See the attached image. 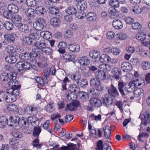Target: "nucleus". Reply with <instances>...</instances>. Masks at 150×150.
I'll return each instance as SVG.
<instances>
[{
  "label": "nucleus",
  "mask_w": 150,
  "mask_h": 150,
  "mask_svg": "<svg viewBox=\"0 0 150 150\" xmlns=\"http://www.w3.org/2000/svg\"><path fill=\"white\" fill-rule=\"evenodd\" d=\"M7 9L9 10L13 15L18 13L19 11L18 6L13 4H9L7 7Z\"/></svg>",
  "instance_id": "obj_32"
},
{
  "label": "nucleus",
  "mask_w": 150,
  "mask_h": 150,
  "mask_svg": "<svg viewBox=\"0 0 150 150\" xmlns=\"http://www.w3.org/2000/svg\"><path fill=\"white\" fill-rule=\"evenodd\" d=\"M100 100L102 103V105L103 104L105 106L112 104L113 101V99L108 94L103 95L100 99Z\"/></svg>",
  "instance_id": "obj_11"
},
{
  "label": "nucleus",
  "mask_w": 150,
  "mask_h": 150,
  "mask_svg": "<svg viewBox=\"0 0 150 150\" xmlns=\"http://www.w3.org/2000/svg\"><path fill=\"white\" fill-rule=\"evenodd\" d=\"M142 68L144 70H147L150 69V63L148 62H142Z\"/></svg>",
  "instance_id": "obj_64"
},
{
  "label": "nucleus",
  "mask_w": 150,
  "mask_h": 150,
  "mask_svg": "<svg viewBox=\"0 0 150 150\" xmlns=\"http://www.w3.org/2000/svg\"><path fill=\"white\" fill-rule=\"evenodd\" d=\"M112 73L115 79L117 80L120 79L122 75V72L120 69L116 67L114 68L112 70Z\"/></svg>",
  "instance_id": "obj_27"
},
{
  "label": "nucleus",
  "mask_w": 150,
  "mask_h": 150,
  "mask_svg": "<svg viewBox=\"0 0 150 150\" xmlns=\"http://www.w3.org/2000/svg\"><path fill=\"white\" fill-rule=\"evenodd\" d=\"M47 45L46 43L44 41H40V44L38 47V50H40L43 52V50L46 48Z\"/></svg>",
  "instance_id": "obj_57"
},
{
  "label": "nucleus",
  "mask_w": 150,
  "mask_h": 150,
  "mask_svg": "<svg viewBox=\"0 0 150 150\" xmlns=\"http://www.w3.org/2000/svg\"><path fill=\"white\" fill-rule=\"evenodd\" d=\"M86 16L87 20L90 21H95L97 18L96 14L93 12L88 13Z\"/></svg>",
  "instance_id": "obj_33"
},
{
  "label": "nucleus",
  "mask_w": 150,
  "mask_h": 150,
  "mask_svg": "<svg viewBox=\"0 0 150 150\" xmlns=\"http://www.w3.org/2000/svg\"><path fill=\"white\" fill-rule=\"evenodd\" d=\"M13 136L14 138L20 139L23 136L22 133L18 130H15L12 133Z\"/></svg>",
  "instance_id": "obj_51"
},
{
  "label": "nucleus",
  "mask_w": 150,
  "mask_h": 150,
  "mask_svg": "<svg viewBox=\"0 0 150 150\" xmlns=\"http://www.w3.org/2000/svg\"><path fill=\"white\" fill-rule=\"evenodd\" d=\"M48 10L49 13L50 14L53 15H56L58 14H59V10L58 7L56 6L51 7L49 8Z\"/></svg>",
  "instance_id": "obj_46"
},
{
  "label": "nucleus",
  "mask_w": 150,
  "mask_h": 150,
  "mask_svg": "<svg viewBox=\"0 0 150 150\" xmlns=\"http://www.w3.org/2000/svg\"><path fill=\"white\" fill-rule=\"evenodd\" d=\"M21 85H12L11 86V90H13V92H14L15 91H16L17 92L16 93V95H18V94H19V90L21 88Z\"/></svg>",
  "instance_id": "obj_55"
},
{
  "label": "nucleus",
  "mask_w": 150,
  "mask_h": 150,
  "mask_svg": "<svg viewBox=\"0 0 150 150\" xmlns=\"http://www.w3.org/2000/svg\"><path fill=\"white\" fill-rule=\"evenodd\" d=\"M10 92H11V102H14L16 101L17 99V98L18 96H19V94H18V95H17L16 96V93L17 92H16V91H15L14 92H13V90H12L11 91H10Z\"/></svg>",
  "instance_id": "obj_59"
},
{
  "label": "nucleus",
  "mask_w": 150,
  "mask_h": 150,
  "mask_svg": "<svg viewBox=\"0 0 150 150\" xmlns=\"http://www.w3.org/2000/svg\"><path fill=\"white\" fill-rule=\"evenodd\" d=\"M2 119L1 116L0 118V128H4L6 127V124L7 125L8 120L5 116H2Z\"/></svg>",
  "instance_id": "obj_45"
},
{
  "label": "nucleus",
  "mask_w": 150,
  "mask_h": 150,
  "mask_svg": "<svg viewBox=\"0 0 150 150\" xmlns=\"http://www.w3.org/2000/svg\"><path fill=\"white\" fill-rule=\"evenodd\" d=\"M11 19L14 23L18 25L19 23H21L22 18L21 16L16 14L13 15Z\"/></svg>",
  "instance_id": "obj_31"
},
{
  "label": "nucleus",
  "mask_w": 150,
  "mask_h": 150,
  "mask_svg": "<svg viewBox=\"0 0 150 150\" xmlns=\"http://www.w3.org/2000/svg\"><path fill=\"white\" fill-rule=\"evenodd\" d=\"M52 70V68H51L49 67H47L44 69V75L43 76L46 78V79H48L47 78L50 76V73L51 72Z\"/></svg>",
  "instance_id": "obj_44"
},
{
  "label": "nucleus",
  "mask_w": 150,
  "mask_h": 150,
  "mask_svg": "<svg viewBox=\"0 0 150 150\" xmlns=\"http://www.w3.org/2000/svg\"><path fill=\"white\" fill-rule=\"evenodd\" d=\"M18 107L14 104L10 103L8 104L6 108L4 109V111L6 112H17Z\"/></svg>",
  "instance_id": "obj_17"
},
{
  "label": "nucleus",
  "mask_w": 150,
  "mask_h": 150,
  "mask_svg": "<svg viewBox=\"0 0 150 150\" xmlns=\"http://www.w3.org/2000/svg\"><path fill=\"white\" fill-rule=\"evenodd\" d=\"M19 139L15 138L11 139L9 141L11 148L13 149L16 150L18 149L19 142Z\"/></svg>",
  "instance_id": "obj_19"
},
{
  "label": "nucleus",
  "mask_w": 150,
  "mask_h": 150,
  "mask_svg": "<svg viewBox=\"0 0 150 150\" xmlns=\"http://www.w3.org/2000/svg\"><path fill=\"white\" fill-rule=\"evenodd\" d=\"M33 39L29 36H25L23 38V42L26 45H33Z\"/></svg>",
  "instance_id": "obj_42"
},
{
  "label": "nucleus",
  "mask_w": 150,
  "mask_h": 150,
  "mask_svg": "<svg viewBox=\"0 0 150 150\" xmlns=\"http://www.w3.org/2000/svg\"><path fill=\"white\" fill-rule=\"evenodd\" d=\"M108 12L110 17L111 18H115V17L117 16L116 14L117 11L115 8L111 7L108 9Z\"/></svg>",
  "instance_id": "obj_47"
},
{
  "label": "nucleus",
  "mask_w": 150,
  "mask_h": 150,
  "mask_svg": "<svg viewBox=\"0 0 150 150\" xmlns=\"http://www.w3.org/2000/svg\"><path fill=\"white\" fill-rule=\"evenodd\" d=\"M76 83L78 86L80 87L86 88L88 85V81L84 78H77Z\"/></svg>",
  "instance_id": "obj_18"
},
{
  "label": "nucleus",
  "mask_w": 150,
  "mask_h": 150,
  "mask_svg": "<svg viewBox=\"0 0 150 150\" xmlns=\"http://www.w3.org/2000/svg\"><path fill=\"white\" fill-rule=\"evenodd\" d=\"M68 48L70 51L73 52H78L80 50L79 46L75 43L69 45Z\"/></svg>",
  "instance_id": "obj_36"
},
{
  "label": "nucleus",
  "mask_w": 150,
  "mask_h": 150,
  "mask_svg": "<svg viewBox=\"0 0 150 150\" xmlns=\"http://www.w3.org/2000/svg\"><path fill=\"white\" fill-rule=\"evenodd\" d=\"M91 86L94 87L97 91H100L103 89V87L101 84L100 80L96 78L91 79L90 81Z\"/></svg>",
  "instance_id": "obj_5"
},
{
  "label": "nucleus",
  "mask_w": 150,
  "mask_h": 150,
  "mask_svg": "<svg viewBox=\"0 0 150 150\" xmlns=\"http://www.w3.org/2000/svg\"><path fill=\"white\" fill-rule=\"evenodd\" d=\"M13 78L16 79L15 76H13V74H9L5 72H3L0 75V80L1 82L4 83H7L9 86H11V83L14 82Z\"/></svg>",
  "instance_id": "obj_1"
},
{
  "label": "nucleus",
  "mask_w": 150,
  "mask_h": 150,
  "mask_svg": "<svg viewBox=\"0 0 150 150\" xmlns=\"http://www.w3.org/2000/svg\"><path fill=\"white\" fill-rule=\"evenodd\" d=\"M19 117L18 116H11L9 118V121L7 122V125L13 127H15L18 125Z\"/></svg>",
  "instance_id": "obj_12"
},
{
  "label": "nucleus",
  "mask_w": 150,
  "mask_h": 150,
  "mask_svg": "<svg viewBox=\"0 0 150 150\" xmlns=\"http://www.w3.org/2000/svg\"><path fill=\"white\" fill-rule=\"evenodd\" d=\"M44 33L43 34V38L44 39L46 40H48L52 37V33L48 31H45L44 32H42Z\"/></svg>",
  "instance_id": "obj_62"
},
{
  "label": "nucleus",
  "mask_w": 150,
  "mask_h": 150,
  "mask_svg": "<svg viewBox=\"0 0 150 150\" xmlns=\"http://www.w3.org/2000/svg\"><path fill=\"white\" fill-rule=\"evenodd\" d=\"M29 53L25 52L24 53L20 54L19 55V57L22 60L27 61L31 60V57Z\"/></svg>",
  "instance_id": "obj_35"
},
{
  "label": "nucleus",
  "mask_w": 150,
  "mask_h": 150,
  "mask_svg": "<svg viewBox=\"0 0 150 150\" xmlns=\"http://www.w3.org/2000/svg\"><path fill=\"white\" fill-rule=\"evenodd\" d=\"M78 62L81 65L84 66L88 65L90 63V60L86 56L79 57Z\"/></svg>",
  "instance_id": "obj_15"
},
{
  "label": "nucleus",
  "mask_w": 150,
  "mask_h": 150,
  "mask_svg": "<svg viewBox=\"0 0 150 150\" xmlns=\"http://www.w3.org/2000/svg\"><path fill=\"white\" fill-rule=\"evenodd\" d=\"M139 80L138 79L132 80L129 82V84L130 85V86L133 85L135 87H137L138 86L141 85V83H139Z\"/></svg>",
  "instance_id": "obj_56"
},
{
  "label": "nucleus",
  "mask_w": 150,
  "mask_h": 150,
  "mask_svg": "<svg viewBox=\"0 0 150 150\" xmlns=\"http://www.w3.org/2000/svg\"><path fill=\"white\" fill-rule=\"evenodd\" d=\"M34 79L36 81V82L39 84L40 86H42L45 87V88H41L40 89H46V87L45 86V84H48V79H46V78L42 76V77L40 76H35L34 77Z\"/></svg>",
  "instance_id": "obj_13"
},
{
  "label": "nucleus",
  "mask_w": 150,
  "mask_h": 150,
  "mask_svg": "<svg viewBox=\"0 0 150 150\" xmlns=\"http://www.w3.org/2000/svg\"><path fill=\"white\" fill-rule=\"evenodd\" d=\"M46 21L42 18H37L33 23V27L34 29L37 31H41L44 28Z\"/></svg>",
  "instance_id": "obj_2"
},
{
  "label": "nucleus",
  "mask_w": 150,
  "mask_h": 150,
  "mask_svg": "<svg viewBox=\"0 0 150 150\" xmlns=\"http://www.w3.org/2000/svg\"><path fill=\"white\" fill-rule=\"evenodd\" d=\"M89 103L91 106H88L86 107V110L89 111H93V107L99 108L102 105L100 99L96 97L91 98L90 101Z\"/></svg>",
  "instance_id": "obj_3"
},
{
  "label": "nucleus",
  "mask_w": 150,
  "mask_h": 150,
  "mask_svg": "<svg viewBox=\"0 0 150 150\" xmlns=\"http://www.w3.org/2000/svg\"><path fill=\"white\" fill-rule=\"evenodd\" d=\"M66 13L69 15L71 16L74 15L77 13V10L74 7L72 6H69L65 10Z\"/></svg>",
  "instance_id": "obj_34"
},
{
  "label": "nucleus",
  "mask_w": 150,
  "mask_h": 150,
  "mask_svg": "<svg viewBox=\"0 0 150 150\" xmlns=\"http://www.w3.org/2000/svg\"><path fill=\"white\" fill-rule=\"evenodd\" d=\"M37 30L34 29H31L29 31V33L28 34L29 36L33 40L36 41L38 40L39 38V36L38 34H37Z\"/></svg>",
  "instance_id": "obj_26"
},
{
  "label": "nucleus",
  "mask_w": 150,
  "mask_h": 150,
  "mask_svg": "<svg viewBox=\"0 0 150 150\" xmlns=\"http://www.w3.org/2000/svg\"><path fill=\"white\" fill-rule=\"evenodd\" d=\"M48 59L46 57L42 56L40 57L37 64L39 68L43 69L48 66Z\"/></svg>",
  "instance_id": "obj_9"
},
{
  "label": "nucleus",
  "mask_w": 150,
  "mask_h": 150,
  "mask_svg": "<svg viewBox=\"0 0 150 150\" xmlns=\"http://www.w3.org/2000/svg\"><path fill=\"white\" fill-rule=\"evenodd\" d=\"M79 90V88L76 85L71 84L69 85L68 90L66 93V97L67 99L70 100L72 99L71 97V94L73 93L76 95Z\"/></svg>",
  "instance_id": "obj_4"
},
{
  "label": "nucleus",
  "mask_w": 150,
  "mask_h": 150,
  "mask_svg": "<svg viewBox=\"0 0 150 150\" xmlns=\"http://www.w3.org/2000/svg\"><path fill=\"white\" fill-rule=\"evenodd\" d=\"M62 56L64 58L67 60V61L72 62L74 63L76 61V60L74 58V56H73L72 54L66 52L65 54H62Z\"/></svg>",
  "instance_id": "obj_22"
},
{
  "label": "nucleus",
  "mask_w": 150,
  "mask_h": 150,
  "mask_svg": "<svg viewBox=\"0 0 150 150\" xmlns=\"http://www.w3.org/2000/svg\"><path fill=\"white\" fill-rule=\"evenodd\" d=\"M73 32L70 30H67L64 32V37L66 38H71L73 36Z\"/></svg>",
  "instance_id": "obj_61"
},
{
  "label": "nucleus",
  "mask_w": 150,
  "mask_h": 150,
  "mask_svg": "<svg viewBox=\"0 0 150 150\" xmlns=\"http://www.w3.org/2000/svg\"><path fill=\"white\" fill-rule=\"evenodd\" d=\"M104 144L103 141L101 140H99L96 143V150H103Z\"/></svg>",
  "instance_id": "obj_54"
},
{
  "label": "nucleus",
  "mask_w": 150,
  "mask_h": 150,
  "mask_svg": "<svg viewBox=\"0 0 150 150\" xmlns=\"http://www.w3.org/2000/svg\"><path fill=\"white\" fill-rule=\"evenodd\" d=\"M25 5H23L21 7V9L24 11H25V13H27V16L28 19L32 21L33 20L35 16V10L34 9L31 8H29L25 7Z\"/></svg>",
  "instance_id": "obj_7"
},
{
  "label": "nucleus",
  "mask_w": 150,
  "mask_h": 150,
  "mask_svg": "<svg viewBox=\"0 0 150 150\" xmlns=\"http://www.w3.org/2000/svg\"><path fill=\"white\" fill-rule=\"evenodd\" d=\"M5 41L9 43H13L15 41L14 34L7 33L4 35Z\"/></svg>",
  "instance_id": "obj_21"
},
{
  "label": "nucleus",
  "mask_w": 150,
  "mask_h": 150,
  "mask_svg": "<svg viewBox=\"0 0 150 150\" xmlns=\"http://www.w3.org/2000/svg\"><path fill=\"white\" fill-rule=\"evenodd\" d=\"M118 89L122 97L127 94V92H128V88L126 86V84H124L123 82L120 81H118Z\"/></svg>",
  "instance_id": "obj_8"
},
{
  "label": "nucleus",
  "mask_w": 150,
  "mask_h": 150,
  "mask_svg": "<svg viewBox=\"0 0 150 150\" xmlns=\"http://www.w3.org/2000/svg\"><path fill=\"white\" fill-rule=\"evenodd\" d=\"M25 3L28 6L32 7L35 6L37 4L36 0H26Z\"/></svg>",
  "instance_id": "obj_52"
},
{
  "label": "nucleus",
  "mask_w": 150,
  "mask_h": 150,
  "mask_svg": "<svg viewBox=\"0 0 150 150\" xmlns=\"http://www.w3.org/2000/svg\"><path fill=\"white\" fill-rule=\"evenodd\" d=\"M7 52L10 55L14 54L16 52V49L11 45H8L7 47Z\"/></svg>",
  "instance_id": "obj_49"
},
{
  "label": "nucleus",
  "mask_w": 150,
  "mask_h": 150,
  "mask_svg": "<svg viewBox=\"0 0 150 150\" xmlns=\"http://www.w3.org/2000/svg\"><path fill=\"white\" fill-rule=\"evenodd\" d=\"M113 26L116 29H120L123 27V24L122 22L119 19H114L112 22Z\"/></svg>",
  "instance_id": "obj_29"
},
{
  "label": "nucleus",
  "mask_w": 150,
  "mask_h": 150,
  "mask_svg": "<svg viewBox=\"0 0 150 150\" xmlns=\"http://www.w3.org/2000/svg\"><path fill=\"white\" fill-rule=\"evenodd\" d=\"M71 104L72 105V106L76 109V110L77 109L78 107L79 106H81L80 102L78 100H73L72 102L71 103Z\"/></svg>",
  "instance_id": "obj_63"
},
{
  "label": "nucleus",
  "mask_w": 150,
  "mask_h": 150,
  "mask_svg": "<svg viewBox=\"0 0 150 150\" xmlns=\"http://www.w3.org/2000/svg\"><path fill=\"white\" fill-rule=\"evenodd\" d=\"M63 83L62 84V91H63L64 90H67V88L66 86L67 85V83H70L71 81L67 77H65L64 79L62 81Z\"/></svg>",
  "instance_id": "obj_48"
},
{
  "label": "nucleus",
  "mask_w": 150,
  "mask_h": 150,
  "mask_svg": "<svg viewBox=\"0 0 150 150\" xmlns=\"http://www.w3.org/2000/svg\"><path fill=\"white\" fill-rule=\"evenodd\" d=\"M108 93L112 97L115 98L120 96L118 91L113 84H112L108 88Z\"/></svg>",
  "instance_id": "obj_10"
},
{
  "label": "nucleus",
  "mask_w": 150,
  "mask_h": 150,
  "mask_svg": "<svg viewBox=\"0 0 150 150\" xmlns=\"http://www.w3.org/2000/svg\"><path fill=\"white\" fill-rule=\"evenodd\" d=\"M27 121L28 120L25 117H23L22 118H19L18 125L20 127H22L23 126L25 127Z\"/></svg>",
  "instance_id": "obj_53"
},
{
  "label": "nucleus",
  "mask_w": 150,
  "mask_h": 150,
  "mask_svg": "<svg viewBox=\"0 0 150 150\" xmlns=\"http://www.w3.org/2000/svg\"><path fill=\"white\" fill-rule=\"evenodd\" d=\"M78 8L80 11L85 10L87 8V4L85 1H82L79 3L77 5Z\"/></svg>",
  "instance_id": "obj_39"
},
{
  "label": "nucleus",
  "mask_w": 150,
  "mask_h": 150,
  "mask_svg": "<svg viewBox=\"0 0 150 150\" xmlns=\"http://www.w3.org/2000/svg\"><path fill=\"white\" fill-rule=\"evenodd\" d=\"M16 56V55L14 54L8 55L5 58L6 61L10 64L15 63L17 60V58Z\"/></svg>",
  "instance_id": "obj_30"
},
{
  "label": "nucleus",
  "mask_w": 150,
  "mask_h": 150,
  "mask_svg": "<svg viewBox=\"0 0 150 150\" xmlns=\"http://www.w3.org/2000/svg\"><path fill=\"white\" fill-rule=\"evenodd\" d=\"M143 115L144 120V119L142 120V119L141 118V124L146 126L148 123H150V115L147 112H144Z\"/></svg>",
  "instance_id": "obj_23"
},
{
  "label": "nucleus",
  "mask_w": 150,
  "mask_h": 150,
  "mask_svg": "<svg viewBox=\"0 0 150 150\" xmlns=\"http://www.w3.org/2000/svg\"><path fill=\"white\" fill-rule=\"evenodd\" d=\"M63 16L62 14H59L57 17L52 18L50 20L51 25L54 28H58L60 27L61 20Z\"/></svg>",
  "instance_id": "obj_6"
},
{
  "label": "nucleus",
  "mask_w": 150,
  "mask_h": 150,
  "mask_svg": "<svg viewBox=\"0 0 150 150\" xmlns=\"http://www.w3.org/2000/svg\"><path fill=\"white\" fill-rule=\"evenodd\" d=\"M3 15L4 17L7 19L12 18L13 15L9 9L6 10L3 12Z\"/></svg>",
  "instance_id": "obj_50"
},
{
  "label": "nucleus",
  "mask_w": 150,
  "mask_h": 150,
  "mask_svg": "<svg viewBox=\"0 0 150 150\" xmlns=\"http://www.w3.org/2000/svg\"><path fill=\"white\" fill-rule=\"evenodd\" d=\"M99 60L102 63L106 64L110 62L111 59L109 55L106 54H103L100 55Z\"/></svg>",
  "instance_id": "obj_25"
},
{
  "label": "nucleus",
  "mask_w": 150,
  "mask_h": 150,
  "mask_svg": "<svg viewBox=\"0 0 150 150\" xmlns=\"http://www.w3.org/2000/svg\"><path fill=\"white\" fill-rule=\"evenodd\" d=\"M41 52L40 50H37L36 49H32V51L29 53L31 61L40 58L41 56Z\"/></svg>",
  "instance_id": "obj_16"
},
{
  "label": "nucleus",
  "mask_w": 150,
  "mask_h": 150,
  "mask_svg": "<svg viewBox=\"0 0 150 150\" xmlns=\"http://www.w3.org/2000/svg\"><path fill=\"white\" fill-rule=\"evenodd\" d=\"M121 68L124 71H131L132 70V67L131 64L128 62H123L121 64Z\"/></svg>",
  "instance_id": "obj_28"
},
{
  "label": "nucleus",
  "mask_w": 150,
  "mask_h": 150,
  "mask_svg": "<svg viewBox=\"0 0 150 150\" xmlns=\"http://www.w3.org/2000/svg\"><path fill=\"white\" fill-rule=\"evenodd\" d=\"M77 96H78L82 101H85L87 100L88 97V94L84 92L80 91L79 90L77 93Z\"/></svg>",
  "instance_id": "obj_37"
},
{
  "label": "nucleus",
  "mask_w": 150,
  "mask_h": 150,
  "mask_svg": "<svg viewBox=\"0 0 150 150\" xmlns=\"http://www.w3.org/2000/svg\"><path fill=\"white\" fill-rule=\"evenodd\" d=\"M35 11L37 14L42 16L47 13V11L45 8L41 6L36 7L35 8Z\"/></svg>",
  "instance_id": "obj_38"
},
{
  "label": "nucleus",
  "mask_w": 150,
  "mask_h": 150,
  "mask_svg": "<svg viewBox=\"0 0 150 150\" xmlns=\"http://www.w3.org/2000/svg\"><path fill=\"white\" fill-rule=\"evenodd\" d=\"M22 62L19 61L15 65L17 70L19 72H20L21 71L23 70V64Z\"/></svg>",
  "instance_id": "obj_58"
},
{
  "label": "nucleus",
  "mask_w": 150,
  "mask_h": 150,
  "mask_svg": "<svg viewBox=\"0 0 150 150\" xmlns=\"http://www.w3.org/2000/svg\"><path fill=\"white\" fill-rule=\"evenodd\" d=\"M89 55L93 59V61L98 62L99 60V58L100 56V52L96 50L90 51L89 53Z\"/></svg>",
  "instance_id": "obj_14"
},
{
  "label": "nucleus",
  "mask_w": 150,
  "mask_h": 150,
  "mask_svg": "<svg viewBox=\"0 0 150 150\" xmlns=\"http://www.w3.org/2000/svg\"><path fill=\"white\" fill-rule=\"evenodd\" d=\"M110 5L112 7H117L119 6V2L117 0H110L109 2Z\"/></svg>",
  "instance_id": "obj_60"
},
{
  "label": "nucleus",
  "mask_w": 150,
  "mask_h": 150,
  "mask_svg": "<svg viewBox=\"0 0 150 150\" xmlns=\"http://www.w3.org/2000/svg\"><path fill=\"white\" fill-rule=\"evenodd\" d=\"M96 76L97 79H98L99 80H104L106 78V74L105 71L99 70L97 71L96 73Z\"/></svg>",
  "instance_id": "obj_24"
},
{
  "label": "nucleus",
  "mask_w": 150,
  "mask_h": 150,
  "mask_svg": "<svg viewBox=\"0 0 150 150\" xmlns=\"http://www.w3.org/2000/svg\"><path fill=\"white\" fill-rule=\"evenodd\" d=\"M18 30L22 32L25 33H28L29 31V27L26 24L22 23H19L17 25Z\"/></svg>",
  "instance_id": "obj_20"
},
{
  "label": "nucleus",
  "mask_w": 150,
  "mask_h": 150,
  "mask_svg": "<svg viewBox=\"0 0 150 150\" xmlns=\"http://www.w3.org/2000/svg\"><path fill=\"white\" fill-rule=\"evenodd\" d=\"M4 26L8 30H11L13 28V23L10 21H5L4 23H3Z\"/></svg>",
  "instance_id": "obj_43"
},
{
  "label": "nucleus",
  "mask_w": 150,
  "mask_h": 150,
  "mask_svg": "<svg viewBox=\"0 0 150 150\" xmlns=\"http://www.w3.org/2000/svg\"><path fill=\"white\" fill-rule=\"evenodd\" d=\"M105 130L106 131H104V136L107 139L111 140L110 136L111 132V129L109 126H106L105 127Z\"/></svg>",
  "instance_id": "obj_41"
},
{
  "label": "nucleus",
  "mask_w": 150,
  "mask_h": 150,
  "mask_svg": "<svg viewBox=\"0 0 150 150\" xmlns=\"http://www.w3.org/2000/svg\"><path fill=\"white\" fill-rule=\"evenodd\" d=\"M42 131V129L40 127H34L33 129V134L34 137L38 138L40 133Z\"/></svg>",
  "instance_id": "obj_40"
}]
</instances>
